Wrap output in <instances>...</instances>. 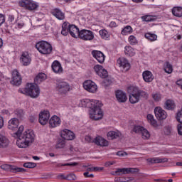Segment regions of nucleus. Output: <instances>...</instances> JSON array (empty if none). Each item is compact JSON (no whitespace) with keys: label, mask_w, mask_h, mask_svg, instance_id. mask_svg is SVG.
<instances>
[{"label":"nucleus","mask_w":182,"mask_h":182,"mask_svg":"<svg viewBox=\"0 0 182 182\" xmlns=\"http://www.w3.org/2000/svg\"><path fill=\"white\" fill-rule=\"evenodd\" d=\"M25 127L21 125L18 127V131L15 133L18 139L16 145L19 149H26L35 141V134L33 131L28 129L22 134Z\"/></svg>","instance_id":"1"},{"label":"nucleus","mask_w":182,"mask_h":182,"mask_svg":"<svg viewBox=\"0 0 182 182\" xmlns=\"http://www.w3.org/2000/svg\"><path fill=\"white\" fill-rule=\"evenodd\" d=\"M127 92L129 93V101L131 105L139 103L141 99H149V93L143 90H140L139 87H129Z\"/></svg>","instance_id":"2"},{"label":"nucleus","mask_w":182,"mask_h":182,"mask_svg":"<svg viewBox=\"0 0 182 182\" xmlns=\"http://www.w3.org/2000/svg\"><path fill=\"white\" fill-rule=\"evenodd\" d=\"M18 92L22 93V95H26V96H30L32 99H36L41 95L39 87L33 84H27L26 87L19 89Z\"/></svg>","instance_id":"3"},{"label":"nucleus","mask_w":182,"mask_h":182,"mask_svg":"<svg viewBox=\"0 0 182 182\" xmlns=\"http://www.w3.org/2000/svg\"><path fill=\"white\" fill-rule=\"evenodd\" d=\"M102 103L97 100V103L94 105V107H91L90 110V117L92 120H100L103 119V111H102Z\"/></svg>","instance_id":"4"},{"label":"nucleus","mask_w":182,"mask_h":182,"mask_svg":"<svg viewBox=\"0 0 182 182\" xmlns=\"http://www.w3.org/2000/svg\"><path fill=\"white\" fill-rule=\"evenodd\" d=\"M36 48L41 55H50L52 50H53L52 45L46 41H41L37 43L36 44Z\"/></svg>","instance_id":"5"},{"label":"nucleus","mask_w":182,"mask_h":182,"mask_svg":"<svg viewBox=\"0 0 182 182\" xmlns=\"http://www.w3.org/2000/svg\"><path fill=\"white\" fill-rule=\"evenodd\" d=\"M19 5L28 11H35L39 8V4L33 0H21Z\"/></svg>","instance_id":"6"},{"label":"nucleus","mask_w":182,"mask_h":182,"mask_svg":"<svg viewBox=\"0 0 182 182\" xmlns=\"http://www.w3.org/2000/svg\"><path fill=\"white\" fill-rule=\"evenodd\" d=\"M56 89L58 92L60 93V95H66L68 92H70L72 90V87H70V85H69L68 82L60 80L58 81L56 84Z\"/></svg>","instance_id":"7"},{"label":"nucleus","mask_w":182,"mask_h":182,"mask_svg":"<svg viewBox=\"0 0 182 182\" xmlns=\"http://www.w3.org/2000/svg\"><path fill=\"white\" fill-rule=\"evenodd\" d=\"M78 37L82 41H93L95 39V33L90 30L82 29L80 31Z\"/></svg>","instance_id":"8"},{"label":"nucleus","mask_w":182,"mask_h":182,"mask_svg":"<svg viewBox=\"0 0 182 182\" xmlns=\"http://www.w3.org/2000/svg\"><path fill=\"white\" fill-rule=\"evenodd\" d=\"M83 87L90 93H96L97 92V85L90 80H87L83 82Z\"/></svg>","instance_id":"9"},{"label":"nucleus","mask_w":182,"mask_h":182,"mask_svg":"<svg viewBox=\"0 0 182 182\" xmlns=\"http://www.w3.org/2000/svg\"><path fill=\"white\" fill-rule=\"evenodd\" d=\"M50 117V113L48 110L41 111L39 113L38 122L42 126L48 124L49 119Z\"/></svg>","instance_id":"10"},{"label":"nucleus","mask_w":182,"mask_h":182,"mask_svg":"<svg viewBox=\"0 0 182 182\" xmlns=\"http://www.w3.org/2000/svg\"><path fill=\"white\" fill-rule=\"evenodd\" d=\"M117 63L122 72H127L130 70V63L124 58H118Z\"/></svg>","instance_id":"11"},{"label":"nucleus","mask_w":182,"mask_h":182,"mask_svg":"<svg viewBox=\"0 0 182 182\" xmlns=\"http://www.w3.org/2000/svg\"><path fill=\"white\" fill-rule=\"evenodd\" d=\"M22 83V77L18 70H14L12 72V80L11 81V84L14 86H19Z\"/></svg>","instance_id":"12"},{"label":"nucleus","mask_w":182,"mask_h":182,"mask_svg":"<svg viewBox=\"0 0 182 182\" xmlns=\"http://www.w3.org/2000/svg\"><path fill=\"white\" fill-rule=\"evenodd\" d=\"M1 168H2V170H5L6 171H11V173H23V172H25V168H18L15 166H12V165H9V164L1 165Z\"/></svg>","instance_id":"13"},{"label":"nucleus","mask_w":182,"mask_h":182,"mask_svg":"<svg viewBox=\"0 0 182 182\" xmlns=\"http://www.w3.org/2000/svg\"><path fill=\"white\" fill-rule=\"evenodd\" d=\"M96 103H97V100L83 99L80 101L79 106L80 107H89L92 109Z\"/></svg>","instance_id":"14"},{"label":"nucleus","mask_w":182,"mask_h":182,"mask_svg":"<svg viewBox=\"0 0 182 182\" xmlns=\"http://www.w3.org/2000/svg\"><path fill=\"white\" fill-rule=\"evenodd\" d=\"M20 62L23 66H29V65H31V62H32V58H31L29 53L23 52L20 57Z\"/></svg>","instance_id":"15"},{"label":"nucleus","mask_w":182,"mask_h":182,"mask_svg":"<svg viewBox=\"0 0 182 182\" xmlns=\"http://www.w3.org/2000/svg\"><path fill=\"white\" fill-rule=\"evenodd\" d=\"M154 113L158 120H164V119H167V112L160 107H155Z\"/></svg>","instance_id":"16"},{"label":"nucleus","mask_w":182,"mask_h":182,"mask_svg":"<svg viewBox=\"0 0 182 182\" xmlns=\"http://www.w3.org/2000/svg\"><path fill=\"white\" fill-rule=\"evenodd\" d=\"M94 70L102 79H106L107 77V70L103 68V66L100 65H96L94 66Z\"/></svg>","instance_id":"17"},{"label":"nucleus","mask_w":182,"mask_h":182,"mask_svg":"<svg viewBox=\"0 0 182 182\" xmlns=\"http://www.w3.org/2000/svg\"><path fill=\"white\" fill-rule=\"evenodd\" d=\"M91 55L93 56V58H95V59H96V60H97L99 63H105V54L102 53V51L93 50L91 52Z\"/></svg>","instance_id":"18"},{"label":"nucleus","mask_w":182,"mask_h":182,"mask_svg":"<svg viewBox=\"0 0 182 182\" xmlns=\"http://www.w3.org/2000/svg\"><path fill=\"white\" fill-rule=\"evenodd\" d=\"M136 171H137V168H117L115 171V174L117 176H123V174H130V173H136Z\"/></svg>","instance_id":"19"},{"label":"nucleus","mask_w":182,"mask_h":182,"mask_svg":"<svg viewBox=\"0 0 182 182\" xmlns=\"http://www.w3.org/2000/svg\"><path fill=\"white\" fill-rule=\"evenodd\" d=\"M60 136H61L62 139H63L64 140L75 139V133H73V132H72L68 129H65L63 131H61Z\"/></svg>","instance_id":"20"},{"label":"nucleus","mask_w":182,"mask_h":182,"mask_svg":"<svg viewBox=\"0 0 182 182\" xmlns=\"http://www.w3.org/2000/svg\"><path fill=\"white\" fill-rule=\"evenodd\" d=\"M115 97L119 103H125V102H127V95L122 90L116 91Z\"/></svg>","instance_id":"21"},{"label":"nucleus","mask_w":182,"mask_h":182,"mask_svg":"<svg viewBox=\"0 0 182 182\" xmlns=\"http://www.w3.org/2000/svg\"><path fill=\"white\" fill-rule=\"evenodd\" d=\"M49 126L52 129L55 127H58V126H60V123H62V120L60 118L56 115H53L48 121Z\"/></svg>","instance_id":"22"},{"label":"nucleus","mask_w":182,"mask_h":182,"mask_svg":"<svg viewBox=\"0 0 182 182\" xmlns=\"http://www.w3.org/2000/svg\"><path fill=\"white\" fill-rule=\"evenodd\" d=\"M19 126V119L17 118H11L8 122V129L9 130H13V132H15V130H18V127Z\"/></svg>","instance_id":"23"},{"label":"nucleus","mask_w":182,"mask_h":182,"mask_svg":"<svg viewBox=\"0 0 182 182\" xmlns=\"http://www.w3.org/2000/svg\"><path fill=\"white\" fill-rule=\"evenodd\" d=\"M142 77L144 82H146V83H150L151 82H153L154 79V76H153V73L149 70H146L143 72Z\"/></svg>","instance_id":"24"},{"label":"nucleus","mask_w":182,"mask_h":182,"mask_svg":"<svg viewBox=\"0 0 182 182\" xmlns=\"http://www.w3.org/2000/svg\"><path fill=\"white\" fill-rule=\"evenodd\" d=\"M94 142L97 146H101L102 147H106L109 146V141L105 139V138L102 136H97L94 139Z\"/></svg>","instance_id":"25"},{"label":"nucleus","mask_w":182,"mask_h":182,"mask_svg":"<svg viewBox=\"0 0 182 182\" xmlns=\"http://www.w3.org/2000/svg\"><path fill=\"white\" fill-rule=\"evenodd\" d=\"M10 143L8 137L0 133V149H6Z\"/></svg>","instance_id":"26"},{"label":"nucleus","mask_w":182,"mask_h":182,"mask_svg":"<svg viewBox=\"0 0 182 182\" xmlns=\"http://www.w3.org/2000/svg\"><path fill=\"white\" fill-rule=\"evenodd\" d=\"M53 71L54 73H62L63 72V69L62 68V65L58 60H55L51 65Z\"/></svg>","instance_id":"27"},{"label":"nucleus","mask_w":182,"mask_h":182,"mask_svg":"<svg viewBox=\"0 0 182 182\" xmlns=\"http://www.w3.org/2000/svg\"><path fill=\"white\" fill-rule=\"evenodd\" d=\"M80 32V31L79 30V28L76 26V25L70 24L69 33L73 38H77Z\"/></svg>","instance_id":"28"},{"label":"nucleus","mask_w":182,"mask_h":182,"mask_svg":"<svg viewBox=\"0 0 182 182\" xmlns=\"http://www.w3.org/2000/svg\"><path fill=\"white\" fill-rule=\"evenodd\" d=\"M53 16L56 17L59 21H63L65 19V14L59 9H55L52 11Z\"/></svg>","instance_id":"29"},{"label":"nucleus","mask_w":182,"mask_h":182,"mask_svg":"<svg viewBox=\"0 0 182 182\" xmlns=\"http://www.w3.org/2000/svg\"><path fill=\"white\" fill-rule=\"evenodd\" d=\"M168 159L167 158H149L147 159L148 163L156 164L157 163H167Z\"/></svg>","instance_id":"30"},{"label":"nucleus","mask_w":182,"mask_h":182,"mask_svg":"<svg viewBox=\"0 0 182 182\" xmlns=\"http://www.w3.org/2000/svg\"><path fill=\"white\" fill-rule=\"evenodd\" d=\"M70 31V23L68 22H64L62 26L61 35L63 36H68Z\"/></svg>","instance_id":"31"},{"label":"nucleus","mask_w":182,"mask_h":182,"mask_svg":"<svg viewBox=\"0 0 182 182\" xmlns=\"http://www.w3.org/2000/svg\"><path fill=\"white\" fill-rule=\"evenodd\" d=\"M141 19L142 22H154V21H157V16L145 14L141 16Z\"/></svg>","instance_id":"32"},{"label":"nucleus","mask_w":182,"mask_h":182,"mask_svg":"<svg viewBox=\"0 0 182 182\" xmlns=\"http://www.w3.org/2000/svg\"><path fill=\"white\" fill-rule=\"evenodd\" d=\"M164 109L166 110H174L176 109V102L171 100H168L165 102Z\"/></svg>","instance_id":"33"},{"label":"nucleus","mask_w":182,"mask_h":182,"mask_svg":"<svg viewBox=\"0 0 182 182\" xmlns=\"http://www.w3.org/2000/svg\"><path fill=\"white\" fill-rule=\"evenodd\" d=\"M46 75L45 73H39L34 79L35 85L38 86V85H41V82H43V80H46Z\"/></svg>","instance_id":"34"},{"label":"nucleus","mask_w":182,"mask_h":182,"mask_svg":"<svg viewBox=\"0 0 182 182\" xmlns=\"http://www.w3.org/2000/svg\"><path fill=\"white\" fill-rule=\"evenodd\" d=\"M108 139L110 140H114V139H117L122 136V133L119 131H109L107 134Z\"/></svg>","instance_id":"35"},{"label":"nucleus","mask_w":182,"mask_h":182,"mask_svg":"<svg viewBox=\"0 0 182 182\" xmlns=\"http://www.w3.org/2000/svg\"><path fill=\"white\" fill-rule=\"evenodd\" d=\"M124 53L127 56H134L136 50L130 46H127L124 47Z\"/></svg>","instance_id":"36"},{"label":"nucleus","mask_w":182,"mask_h":182,"mask_svg":"<svg viewBox=\"0 0 182 182\" xmlns=\"http://www.w3.org/2000/svg\"><path fill=\"white\" fill-rule=\"evenodd\" d=\"M172 14L174 16L177 18L182 17V7L180 6H175L172 9Z\"/></svg>","instance_id":"37"},{"label":"nucleus","mask_w":182,"mask_h":182,"mask_svg":"<svg viewBox=\"0 0 182 182\" xmlns=\"http://www.w3.org/2000/svg\"><path fill=\"white\" fill-rule=\"evenodd\" d=\"M99 34L102 39H104L105 41H109V39H110V34H109V31L106 29L100 30Z\"/></svg>","instance_id":"38"},{"label":"nucleus","mask_w":182,"mask_h":182,"mask_svg":"<svg viewBox=\"0 0 182 182\" xmlns=\"http://www.w3.org/2000/svg\"><path fill=\"white\" fill-rule=\"evenodd\" d=\"M144 37L147 41H149V42H156V41H157V35L153 33H146Z\"/></svg>","instance_id":"39"},{"label":"nucleus","mask_w":182,"mask_h":182,"mask_svg":"<svg viewBox=\"0 0 182 182\" xmlns=\"http://www.w3.org/2000/svg\"><path fill=\"white\" fill-rule=\"evenodd\" d=\"M164 70L168 75L173 73V65L168 62H166L164 65Z\"/></svg>","instance_id":"40"},{"label":"nucleus","mask_w":182,"mask_h":182,"mask_svg":"<svg viewBox=\"0 0 182 182\" xmlns=\"http://www.w3.org/2000/svg\"><path fill=\"white\" fill-rule=\"evenodd\" d=\"M146 119H147L149 123H150V124H151V126H154V127H157V121H156V119H154V116L153 114H149L146 116Z\"/></svg>","instance_id":"41"},{"label":"nucleus","mask_w":182,"mask_h":182,"mask_svg":"<svg viewBox=\"0 0 182 182\" xmlns=\"http://www.w3.org/2000/svg\"><path fill=\"white\" fill-rule=\"evenodd\" d=\"M133 33V28L130 26H125L121 32L122 35H130V33Z\"/></svg>","instance_id":"42"},{"label":"nucleus","mask_w":182,"mask_h":182,"mask_svg":"<svg viewBox=\"0 0 182 182\" xmlns=\"http://www.w3.org/2000/svg\"><path fill=\"white\" fill-rule=\"evenodd\" d=\"M66 146V141L62 139L58 140L57 144L55 146L56 149H63Z\"/></svg>","instance_id":"43"},{"label":"nucleus","mask_w":182,"mask_h":182,"mask_svg":"<svg viewBox=\"0 0 182 182\" xmlns=\"http://www.w3.org/2000/svg\"><path fill=\"white\" fill-rule=\"evenodd\" d=\"M141 137L144 140H147L148 139H150V132L146 128H144L142 132H141Z\"/></svg>","instance_id":"44"},{"label":"nucleus","mask_w":182,"mask_h":182,"mask_svg":"<svg viewBox=\"0 0 182 182\" xmlns=\"http://www.w3.org/2000/svg\"><path fill=\"white\" fill-rule=\"evenodd\" d=\"M128 42L131 45H137V43H139L137 38H136V36H134L133 35L129 36V37L128 38Z\"/></svg>","instance_id":"45"},{"label":"nucleus","mask_w":182,"mask_h":182,"mask_svg":"<svg viewBox=\"0 0 182 182\" xmlns=\"http://www.w3.org/2000/svg\"><path fill=\"white\" fill-rule=\"evenodd\" d=\"M144 129V127H143L140 125H135L133 128V132H134V133H136L138 134H141V132H143Z\"/></svg>","instance_id":"46"},{"label":"nucleus","mask_w":182,"mask_h":182,"mask_svg":"<svg viewBox=\"0 0 182 182\" xmlns=\"http://www.w3.org/2000/svg\"><path fill=\"white\" fill-rule=\"evenodd\" d=\"M77 164V163L76 162H72L70 164H62V163H59L56 165V167H63V166H70V167H75L76 166V165Z\"/></svg>","instance_id":"47"},{"label":"nucleus","mask_w":182,"mask_h":182,"mask_svg":"<svg viewBox=\"0 0 182 182\" xmlns=\"http://www.w3.org/2000/svg\"><path fill=\"white\" fill-rule=\"evenodd\" d=\"M14 26L16 29H22V28L25 26V23H23V21H22L18 20L16 21V23H14Z\"/></svg>","instance_id":"48"},{"label":"nucleus","mask_w":182,"mask_h":182,"mask_svg":"<svg viewBox=\"0 0 182 182\" xmlns=\"http://www.w3.org/2000/svg\"><path fill=\"white\" fill-rule=\"evenodd\" d=\"M152 99H154V102H160L161 100V94L160 93H153Z\"/></svg>","instance_id":"49"},{"label":"nucleus","mask_w":182,"mask_h":182,"mask_svg":"<svg viewBox=\"0 0 182 182\" xmlns=\"http://www.w3.org/2000/svg\"><path fill=\"white\" fill-rule=\"evenodd\" d=\"M36 166V164L33 162H26L23 164V167H26V168H35Z\"/></svg>","instance_id":"50"},{"label":"nucleus","mask_w":182,"mask_h":182,"mask_svg":"<svg viewBox=\"0 0 182 182\" xmlns=\"http://www.w3.org/2000/svg\"><path fill=\"white\" fill-rule=\"evenodd\" d=\"M15 114L17 117H23V110L21 109H18L15 111Z\"/></svg>","instance_id":"51"},{"label":"nucleus","mask_w":182,"mask_h":182,"mask_svg":"<svg viewBox=\"0 0 182 182\" xmlns=\"http://www.w3.org/2000/svg\"><path fill=\"white\" fill-rule=\"evenodd\" d=\"M171 132H173V128H171V127L168 126L165 127L164 133L166 134V136L171 134Z\"/></svg>","instance_id":"52"},{"label":"nucleus","mask_w":182,"mask_h":182,"mask_svg":"<svg viewBox=\"0 0 182 182\" xmlns=\"http://www.w3.org/2000/svg\"><path fill=\"white\" fill-rule=\"evenodd\" d=\"M180 124L178 125V134L180 136H182V119H180V121H178Z\"/></svg>","instance_id":"53"},{"label":"nucleus","mask_w":182,"mask_h":182,"mask_svg":"<svg viewBox=\"0 0 182 182\" xmlns=\"http://www.w3.org/2000/svg\"><path fill=\"white\" fill-rule=\"evenodd\" d=\"M67 180H76V175L73 174V173H70L68 175H67Z\"/></svg>","instance_id":"54"},{"label":"nucleus","mask_w":182,"mask_h":182,"mask_svg":"<svg viewBox=\"0 0 182 182\" xmlns=\"http://www.w3.org/2000/svg\"><path fill=\"white\" fill-rule=\"evenodd\" d=\"M84 177H85V178H93V177H95V175H93V173H89V172H85L83 173Z\"/></svg>","instance_id":"55"},{"label":"nucleus","mask_w":182,"mask_h":182,"mask_svg":"<svg viewBox=\"0 0 182 182\" xmlns=\"http://www.w3.org/2000/svg\"><path fill=\"white\" fill-rule=\"evenodd\" d=\"M117 156H119V157H124V156H127V153H126L123 151H119L117 153Z\"/></svg>","instance_id":"56"},{"label":"nucleus","mask_w":182,"mask_h":182,"mask_svg":"<svg viewBox=\"0 0 182 182\" xmlns=\"http://www.w3.org/2000/svg\"><path fill=\"white\" fill-rule=\"evenodd\" d=\"M5 22V16L0 14V26Z\"/></svg>","instance_id":"57"},{"label":"nucleus","mask_w":182,"mask_h":182,"mask_svg":"<svg viewBox=\"0 0 182 182\" xmlns=\"http://www.w3.org/2000/svg\"><path fill=\"white\" fill-rule=\"evenodd\" d=\"M110 28H117V23L115 21H111L109 23Z\"/></svg>","instance_id":"58"},{"label":"nucleus","mask_w":182,"mask_h":182,"mask_svg":"<svg viewBox=\"0 0 182 182\" xmlns=\"http://www.w3.org/2000/svg\"><path fill=\"white\" fill-rule=\"evenodd\" d=\"M58 178H60L61 180H68V176H65L63 173H61L58 176Z\"/></svg>","instance_id":"59"},{"label":"nucleus","mask_w":182,"mask_h":182,"mask_svg":"<svg viewBox=\"0 0 182 182\" xmlns=\"http://www.w3.org/2000/svg\"><path fill=\"white\" fill-rule=\"evenodd\" d=\"M103 171V167H93V171Z\"/></svg>","instance_id":"60"},{"label":"nucleus","mask_w":182,"mask_h":182,"mask_svg":"<svg viewBox=\"0 0 182 182\" xmlns=\"http://www.w3.org/2000/svg\"><path fill=\"white\" fill-rule=\"evenodd\" d=\"M176 85L182 90V79L177 80Z\"/></svg>","instance_id":"61"},{"label":"nucleus","mask_w":182,"mask_h":182,"mask_svg":"<svg viewBox=\"0 0 182 182\" xmlns=\"http://www.w3.org/2000/svg\"><path fill=\"white\" fill-rule=\"evenodd\" d=\"M4 127V117L0 116V129Z\"/></svg>","instance_id":"62"},{"label":"nucleus","mask_w":182,"mask_h":182,"mask_svg":"<svg viewBox=\"0 0 182 182\" xmlns=\"http://www.w3.org/2000/svg\"><path fill=\"white\" fill-rule=\"evenodd\" d=\"M85 139L86 141H88V143H90V141H92V136L87 135L85 136Z\"/></svg>","instance_id":"63"},{"label":"nucleus","mask_w":182,"mask_h":182,"mask_svg":"<svg viewBox=\"0 0 182 182\" xmlns=\"http://www.w3.org/2000/svg\"><path fill=\"white\" fill-rule=\"evenodd\" d=\"M113 164H114V163L112 161H107L105 163V167H109V166H113Z\"/></svg>","instance_id":"64"}]
</instances>
